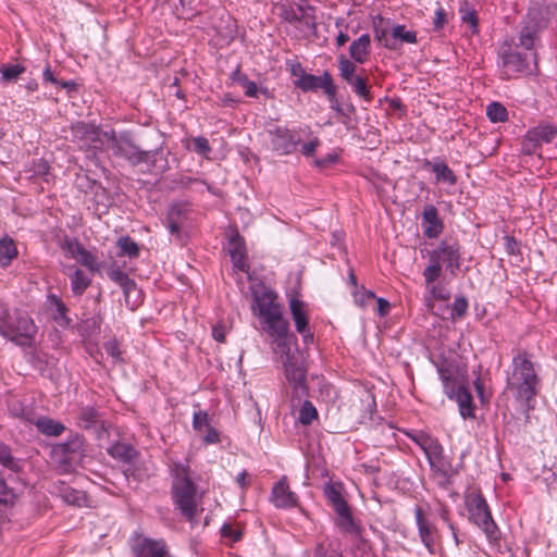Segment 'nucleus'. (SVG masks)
<instances>
[{"label": "nucleus", "instance_id": "338daca9", "mask_svg": "<svg viewBox=\"0 0 557 557\" xmlns=\"http://www.w3.org/2000/svg\"><path fill=\"white\" fill-rule=\"evenodd\" d=\"M101 323H102L101 317L100 315H94L91 318H88V319L84 320L83 323H82V326L84 327V330L87 333L94 334V333H97V332L100 331Z\"/></svg>", "mask_w": 557, "mask_h": 557}, {"label": "nucleus", "instance_id": "6ab92c4d", "mask_svg": "<svg viewBox=\"0 0 557 557\" xmlns=\"http://www.w3.org/2000/svg\"><path fill=\"white\" fill-rule=\"evenodd\" d=\"M406 434L423 450L426 459H434L440 455L441 450H444L438 440L432 437L425 432H407Z\"/></svg>", "mask_w": 557, "mask_h": 557}, {"label": "nucleus", "instance_id": "20e7f679", "mask_svg": "<svg viewBox=\"0 0 557 557\" xmlns=\"http://www.w3.org/2000/svg\"><path fill=\"white\" fill-rule=\"evenodd\" d=\"M38 326L28 312L0 310V335L22 348H35Z\"/></svg>", "mask_w": 557, "mask_h": 557}, {"label": "nucleus", "instance_id": "4d7b16f0", "mask_svg": "<svg viewBox=\"0 0 557 557\" xmlns=\"http://www.w3.org/2000/svg\"><path fill=\"white\" fill-rule=\"evenodd\" d=\"M468 300L463 296H458L455 298L451 306V317L454 319H461L466 315L468 311Z\"/></svg>", "mask_w": 557, "mask_h": 557}, {"label": "nucleus", "instance_id": "69168bd1", "mask_svg": "<svg viewBox=\"0 0 557 557\" xmlns=\"http://www.w3.org/2000/svg\"><path fill=\"white\" fill-rule=\"evenodd\" d=\"M193 150L201 156H207L211 151L209 140L202 136L194 138Z\"/></svg>", "mask_w": 557, "mask_h": 557}, {"label": "nucleus", "instance_id": "c85d7f7f", "mask_svg": "<svg viewBox=\"0 0 557 557\" xmlns=\"http://www.w3.org/2000/svg\"><path fill=\"white\" fill-rule=\"evenodd\" d=\"M453 399L457 401L462 418L474 417L473 399L467 386H460L459 392L453 396Z\"/></svg>", "mask_w": 557, "mask_h": 557}, {"label": "nucleus", "instance_id": "6e6552de", "mask_svg": "<svg viewBox=\"0 0 557 557\" xmlns=\"http://www.w3.org/2000/svg\"><path fill=\"white\" fill-rule=\"evenodd\" d=\"M500 58L507 77L519 73L531 75L537 71L535 52L521 53L509 48L500 52Z\"/></svg>", "mask_w": 557, "mask_h": 557}, {"label": "nucleus", "instance_id": "79ce46f5", "mask_svg": "<svg viewBox=\"0 0 557 557\" xmlns=\"http://www.w3.org/2000/svg\"><path fill=\"white\" fill-rule=\"evenodd\" d=\"M392 38L396 42L417 44V33L414 30H407L405 25H396L392 28Z\"/></svg>", "mask_w": 557, "mask_h": 557}, {"label": "nucleus", "instance_id": "4468645a", "mask_svg": "<svg viewBox=\"0 0 557 557\" xmlns=\"http://www.w3.org/2000/svg\"><path fill=\"white\" fill-rule=\"evenodd\" d=\"M414 517L421 542L430 554H435V546L440 540L437 528L425 517L420 506L414 508Z\"/></svg>", "mask_w": 557, "mask_h": 557}, {"label": "nucleus", "instance_id": "c03bdc74", "mask_svg": "<svg viewBox=\"0 0 557 557\" xmlns=\"http://www.w3.org/2000/svg\"><path fill=\"white\" fill-rule=\"evenodd\" d=\"M504 245L506 252L512 257L515 264L522 261L521 243L513 236H505Z\"/></svg>", "mask_w": 557, "mask_h": 557}, {"label": "nucleus", "instance_id": "412c9836", "mask_svg": "<svg viewBox=\"0 0 557 557\" xmlns=\"http://www.w3.org/2000/svg\"><path fill=\"white\" fill-rule=\"evenodd\" d=\"M371 54V37L369 34H362L352 40L349 46V57L356 63L364 64Z\"/></svg>", "mask_w": 557, "mask_h": 557}, {"label": "nucleus", "instance_id": "cd10ccee", "mask_svg": "<svg viewBox=\"0 0 557 557\" xmlns=\"http://www.w3.org/2000/svg\"><path fill=\"white\" fill-rule=\"evenodd\" d=\"M73 272L67 274L71 282V290L74 296H82L90 286L92 278L82 269L76 267H73Z\"/></svg>", "mask_w": 557, "mask_h": 557}, {"label": "nucleus", "instance_id": "8fccbe9b", "mask_svg": "<svg viewBox=\"0 0 557 557\" xmlns=\"http://www.w3.org/2000/svg\"><path fill=\"white\" fill-rule=\"evenodd\" d=\"M311 557H344L331 543L319 542L312 549Z\"/></svg>", "mask_w": 557, "mask_h": 557}, {"label": "nucleus", "instance_id": "bf43d9fd", "mask_svg": "<svg viewBox=\"0 0 557 557\" xmlns=\"http://www.w3.org/2000/svg\"><path fill=\"white\" fill-rule=\"evenodd\" d=\"M174 183L184 188H190L193 185L201 184V185H206L207 189L209 191H211L210 185L198 177H191L188 175L181 174L177 176V178L174 180Z\"/></svg>", "mask_w": 557, "mask_h": 557}, {"label": "nucleus", "instance_id": "680f3d73", "mask_svg": "<svg viewBox=\"0 0 557 557\" xmlns=\"http://www.w3.org/2000/svg\"><path fill=\"white\" fill-rule=\"evenodd\" d=\"M185 210L181 205H172L166 214V222H175L183 225Z\"/></svg>", "mask_w": 557, "mask_h": 557}, {"label": "nucleus", "instance_id": "f704fd0d", "mask_svg": "<svg viewBox=\"0 0 557 557\" xmlns=\"http://www.w3.org/2000/svg\"><path fill=\"white\" fill-rule=\"evenodd\" d=\"M431 470L434 471L438 478H443L446 482H449V478L456 473L453 471L451 463L444 459L443 450L440 451V455L436 458L428 459Z\"/></svg>", "mask_w": 557, "mask_h": 557}, {"label": "nucleus", "instance_id": "09e8293b", "mask_svg": "<svg viewBox=\"0 0 557 557\" xmlns=\"http://www.w3.org/2000/svg\"><path fill=\"white\" fill-rule=\"evenodd\" d=\"M76 259H78V262L86 267L91 273L100 271V264L98 263L97 258L85 247L81 249Z\"/></svg>", "mask_w": 557, "mask_h": 557}, {"label": "nucleus", "instance_id": "0e129e2a", "mask_svg": "<svg viewBox=\"0 0 557 557\" xmlns=\"http://www.w3.org/2000/svg\"><path fill=\"white\" fill-rule=\"evenodd\" d=\"M203 426L209 425V416L207 411L198 410L193 416V428L196 431H201Z\"/></svg>", "mask_w": 557, "mask_h": 557}, {"label": "nucleus", "instance_id": "2f4dec72", "mask_svg": "<svg viewBox=\"0 0 557 557\" xmlns=\"http://www.w3.org/2000/svg\"><path fill=\"white\" fill-rule=\"evenodd\" d=\"M108 454L121 462L128 463L135 459L137 451L131 444L116 442L108 448Z\"/></svg>", "mask_w": 557, "mask_h": 557}, {"label": "nucleus", "instance_id": "603ef678", "mask_svg": "<svg viewBox=\"0 0 557 557\" xmlns=\"http://www.w3.org/2000/svg\"><path fill=\"white\" fill-rule=\"evenodd\" d=\"M0 463L10 470H18L17 462L12 456L10 447L2 442H0Z\"/></svg>", "mask_w": 557, "mask_h": 557}, {"label": "nucleus", "instance_id": "aec40b11", "mask_svg": "<svg viewBox=\"0 0 557 557\" xmlns=\"http://www.w3.org/2000/svg\"><path fill=\"white\" fill-rule=\"evenodd\" d=\"M230 256L236 269L248 273L249 264L246 260L245 243L238 234L233 235L230 239Z\"/></svg>", "mask_w": 557, "mask_h": 557}, {"label": "nucleus", "instance_id": "4be33fe9", "mask_svg": "<svg viewBox=\"0 0 557 557\" xmlns=\"http://www.w3.org/2000/svg\"><path fill=\"white\" fill-rule=\"evenodd\" d=\"M335 512L337 515L336 524L342 532L356 536L361 534V528L354 520L349 505L335 510Z\"/></svg>", "mask_w": 557, "mask_h": 557}, {"label": "nucleus", "instance_id": "37998d69", "mask_svg": "<svg viewBox=\"0 0 557 557\" xmlns=\"http://www.w3.org/2000/svg\"><path fill=\"white\" fill-rule=\"evenodd\" d=\"M525 23L541 30L547 26L548 20L545 17L544 12L541 8H532L529 9L527 13Z\"/></svg>", "mask_w": 557, "mask_h": 557}, {"label": "nucleus", "instance_id": "3c124183", "mask_svg": "<svg viewBox=\"0 0 557 557\" xmlns=\"http://www.w3.org/2000/svg\"><path fill=\"white\" fill-rule=\"evenodd\" d=\"M460 17L462 23L469 24L472 33L479 32V16L475 10L468 8V5L461 7Z\"/></svg>", "mask_w": 557, "mask_h": 557}, {"label": "nucleus", "instance_id": "e2e57ef3", "mask_svg": "<svg viewBox=\"0 0 557 557\" xmlns=\"http://www.w3.org/2000/svg\"><path fill=\"white\" fill-rule=\"evenodd\" d=\"M62 249L65 250L71 257L77 258L78 252L84 247L77 239L65 237L61 245Z\"/></svg>", "mask_w": 557, "mask_h": 557}, {"label": "nucleus", "instance_id": "f8f14e48", "mask_svg": "<svg viewBox=\"0 0 557 557\" xmlns=\"http://www.w3.org/2000/svg\"><path fill=\"white\" fill-rule=\"evenodd\" d=\"M294 85L304 92L322 89L329 101L334 100V94L337 91V86L334 83L333 76L327 71H324L321 76L308 74L304 79H295Z\"/></svg>", "mask_w": 557, "mask_h": 557}, {"label": "nucleus", "instance_id": "58836bf2", "mask_svg": "<svg viewBox=\"0 0 557 557\" xmlns=\"http://www.w3.org/2000/svg\"><path fill=\"white\" fill-rule=\"evenodd\" d=\"M441 381L444 393L449 399H453V396L459 392L460 386H467V375L465 371L459 374L451 375L448 380Z\"/></svg>", "mask_w": 557, "mask_h": 557}, {"label": "nucleus", "instance_id": "393cba45", "mask_svg": "<svg viewBox=\"0 0 557 557\" xmlns=\"http://www.w3.org/2000/svg\"><path fill=\"white\" fill-rule=\"evenodd\" d=\"M424 168L431 169V171L435 174V178L437 182L446 183L450 186L457 184V175L454 171L447 165V163L441 162H431L430 160H424Z\"/></svg>", "mask_w": 557, "mask_h": 557}, {"label": "nucleus", "instance_id": "4c0bfd02", "mask_svg": "<svg viewBox=\"0 0 557 557\" xmlns=\"http://www.w3.org/2000/svg\"><path fill=\"white\" fill-rule=\"evenodd\" d=\"M358 63H356L354 60L348 59L345 54H339L337 57V69L341 78L346 83L347 81L351 79L352 77L359 75L357 73L358 71Z\"/></svg>", "mask_w": 557, "mask_h": 557}, {"label": "nucleus", "instance_id": "864d4df0", "mask_svg": "<svg viewBox=\"0 0 557 557\" xmlns=\"http://www.w3.org/2000/svg\"><path fill=\"white\" fill-rule=\"evenodd\" d=\"M221 536L228 541V543L233 544L242 540L243 530L240 528H235L230 523H224L220 530Z\"/></svg>", "mask_w": 557, "mask_h": 557}, {"label": "nucleus", "instance_id": "c756f323", "mask_svg": "<svg viewBox=\"0 0 557 557\" xmlns=\"http://www.w3.org/2000/svg\"><path fill=\"white\" fill-rule=\"evenodd\" d=\"M385 22V18L382 15H376L373 17V33L374 38L377 40L384 48L389 50H396L397 49V42H395L391 37L387 36L388 29L386 27H383V23Z\"/></svg>", "mask_w": 557, "mask_h": 557}, {"label": "nucleus", "instance_id": "0eeeda50", "mask_svg": "<svg viewBox=\"0 0 557 557\" xmlns=\"http://www.w3.org/2000/svg\"><path fill=\"white\" fill-rule=\"evenodd\" d=\"M461 246L458 240L445 238L437 248L429 251V264L425 267L430 277L443 275V264L451 275L460 268Z\"/></svg>", "mask_w": 557, "mask_h": 557}, {"label": "nucleus", "instance_id": "a878e982", "mask_svg": "<svg viewBox=\"0 0 557 557\" xmlns=\"http://www.w3.org/2000/svg\"><path fill=\"white\" fill-rule=\"evenodd\" d=\"M34 424L36 425L39 433L51 437H58L62 435L66 430L65 425L62 422L46 416L37 418L34 421Z\"/></svg>", "mask_w": 557, "mask_h": 557}, {"label": "nucleus", "instance_id": "052dcab7", "mask_svg": "<svg viewBox=\"0 0 557 557\" xmlns=\"http://www.w3.org/2000/svg\"><path fill=\"white\" fill-rule=\"evenodd\" d=\"M447 24H448V14H447L446 10L440 5L435 10V15L433 18V30L441 32Z\"/></svg>", "mask_w": 557, "mask_h": 557}, {"label": "nucleus", "instance_id": "f257e3e1", "mask_svg": "<svg viewBox=\"0 0 557 557\" xmlns=\"http://www.w3.org/2000/svg\"><path fill=\"white\" fill-rule=\"evenodd\" d=\"M275 298L272 290L255 294L252 310L262 320V327L272 339V349L282 360L285 379L292 388V398L300 400L309 393L308 369L302 354L298 349L292 350L297 337L290 332L289 322L283 315V307Z\"/></svg>", "mask_w": 557, "mask_h": 557}, {"label": "nucleus", "instance_id": "7ed1b4c3", "mask_svg": "<svg viewBox=\"0 0 557 557\" xmlns=\"http://www.w3.org/2000/svg\"><path fill=\"white\" fill-rule=\"evenodd\" d=\"M511 367L512 372L507 379V387L516 393L518 400L524 401L530 407V403L537 395L540 384L531 355L525 350H519L512 358Z\"/></svg>", "mask_w": 557, "mask_h": 557}, {"label": "nucleus", "instance_id": "a211bd4d", "mask_svg": "<svg viewBox=\"0 0 557 557\" xmlns=\"http://www.w3.org/2000/svg\"><path fill=\"white\" fill-rule=\"evenodd\" d=\"M136 552L141 557H175L171 554L166 542L162 539L144 537L138 542Z\"/></svg>", "mask_w": 557, "mask_h": 557}, {"label": "nucleus", "instance_id": "bb28decb", "mask_svg": "<svg viewBox=\"0 0 557 557\" xmlns=\"http://www.w3.org/2000/svg\"><path fill=\"white\" fill-rule=\"evenodd\" d=\"M422 274L424 277V282H425V288H426L431 299L446 301L450 298L449 290L443 284L436 283V281L442 275H436L434 277H430L426 269L423 270Z\"/></svg>", "mask_w": 557, "mask_h": 557}, {"label": "nucleus", "instance_id": "7c9ffc66", "mask_svg": "<svg viewBox=\"0 0 557 557\" xmlns=\"http://www.w3.org/2000/svg\"><path fill=\"white\" fill-rule=\"evenodd\" d=\"M432 362L434 363L441 380H448L451 375L462 372L455 359L446 358L443 355L433 359Z\"/></svg>", "mask_w": 557, "mask_h": 557}, {"label": "nucleus", "instance_id": "a19ab883", "mask_svg": "<svg viewBox=\"0 0 557 557\" xmlns=\"http://www.w3.org/2000/svg\"><path fill=\"white\" fill-rule=\"evenodd\" d=\"M539 32L534 26L525 23L520 32L519 45L527 50H532Z\"/></svg>", "mask_w": 557, "mask_h": 557}, {"label": "nucleus", "instance_id": "49530a36", "mask_svg": "<svg viewBox=\"0 0 557 557\" xmlns=\"http://www.w3.org/2000/svg\"><path fill=\"white\" fill-rule=\"evenodd\" d=\"M486 115L491 122H505L508 120L507 109L499 102H492L486 108Z\"/></svg>", "mask_w": 557, "mask_h": 557}, {"label": "nucleus", "instance_id": "e433bc0d", "mask_svg": "<svg viewBox=\"0 0 557 557\" xmlns=\"http://www.w3.org/2000/svg\"><path fill=\"white\" fill-rule=\"evenodd\" d=\"M116 247L120 249L119 256H126L129 259H136L139 257V245L128 235L120 236L116 240Z\"/></svg>", "mask_w": 557, "mask_h": 557}, {"label": "nucleus", "instance_id": "ea45409f", "mask_svg": "<svg viewBox=\"0 0 557 557\" xmlns=\"http://www.w3.org/2000/svg\"><path fill=\"white\" fill-rule=\"evenodd\" d=\"M50 305L55 309V315L54 320L61 325V326H69L72 322V320L67 317V307L62 301L60 297L57 295H49L48 297Z\"/></svg>", "mask_w": 557, "mask_h": 557}, {"label": "nucleus", "instance_id": "72a5a7b5", "mask_svg": "<svg viewBox=\"0 0 557 557\" xmlns=\"http://www.w3.org/2000/svg\"><path fill=\"white\" fill-rule=\"evenodd\" d=\"M351 90L359 98L363 99L367 102H371L373 100V95L371 92V86L368 84V78L362 76L361 74L352 77L351 79L346 82Z\"/></svg>", "mask_w": 557, "mask_h": 557}, {"label": "nucleus", "instance_id": "473e14b6", "mask_svg": "<svg viewBox=\"0 0 557 557\" xmlns=\"http://www.w3.org/2000/svg\"><path fill=\"white\" fill-rule=\"evenodd\" d=\"M324 496L326 497L329 504L335 510H338L343 507L348 506L342 494V485L337 483H325L323 487Z\"/></svg>", "mask_w": 557, "mask_h": 557}, {"label": "nucleus", "instance_id": "423d86ee", "mask_svg": "<svg viewBox=\"0 0 557 557\" xmlns=\"http://www.w3.org/2000/svg\"><path fill=\"white\" fill-rule=\"evenodd\" d=\"M465 505L469 513V520L479 527L486 535L490 543H497L500 531L493 520L487 502L480 491H471L466 494Z\"/></svg>", "mask_w": 557, "mask_h": 557}, {"label": "nucleus", "instance_id": "f03ea898", "mask_svg": "<svg viewBox=\"0 0 557 557\" xmlns=\"http://www.w3.org/2000/svg\"><path fill=\"white\" fill-rule=\"evenodd\" d=\"M103 137L108 141V147L111 149L113 156L123 158L132 165L147 163L151 168H156L158 162L162 160L164 163L160 166L162 171L168 169V160L162 150H141L134 141L131 132L116 133L115 131L104 132Z\"/></svg>", "mask_w": 557, "mask_h": 557}, {"label": "nucleus", "instance_id": "774afa93", "mask_svg": "<svg viewBox=\"0 0 557 557\" xmlns=\"http://www.w3.org/2000/svg\"><path fill=\"white\" fill-rule=\"evenodd\" d=\"M320 139L317 136H313L309 141L304 144L300 143V152L305 157H312L315 153L317 148L320 146Z\"/></svg>", "mask_w": 557, "mask_h": 557}, {"label": "nucleus", "instance_id": "5701e85b", "mask_svg": "<svg viewBox=\"0 0 557 557\" xmlns=\"http://www.w3.org/2000/svg\"><path fill=\"white\" fill-rule=\"evenodd\" d=\"M72 131L75 138L84 140L86 144H96L100 141L101 131L94 124L78 122L72 127Z\"/></svg>", "mask_w": 557, "mask_h": 557}, {"label": "nucleus", "instance_id": "b1692460", "mask_svg": "<svg viewBox=\"0 0 557 557\" xmlns=\"http://www.w3.org/2000/svg\"><path fill=\"white\" fill-rule=\"evenodd\" d=\"M289 309L296 331L304 333L309 327V315L305 310V302L300 299L292 298L289 300Z\"/></svg>", "mask_w": 557, "mask_h": 557}, {"label": "nucleus", "instance_id": "13d9d810", "mask_svg": "<svg viewBox=\"0 0 557 557\" xmlns=\"http://www.w3.org/2000/svg\"><path fill=\"white\" fill-rule=\"evenodd\" d=\"M64 500L70 505L82 507L87 502V495L85 492H82V491L70 490V491L65 492Z\"/></svg>", "mask_w": 557, "mask_h": 557}, {"label": "nucleus", "instance_id": "dca6fc26", "mask_svg": "<svg viewBox=\"0 0 557 557\" xmlns=\"http://www.w3.org/2000/svg\"><path fill=\"white\" fill-rule=\"evenodd\" d=\"M271 502L280 509H290L299 505L298 496L290 490L286 475H283L272 487Z\"/></svg>", "mask_w": 557, "mask_h": 557}, {"label": "nucleus", "instance_id": "de8ad7c7", "mask_svg": "<svg viewBox=\"0 0 557 557\" xmlns=\"http://www.w3.org/2000/svg\"><path fill=\"white\" fill-rule=\"evenodd\" d=\"M26 71L25 66L22 64H7L0 66V73L2 75V81L5 83H12L16 81V78Z\"/></svg>", "mask_w": 557, "mask_h": 557}, {"label": "nucleus", "instance_id": "6e6d98bb", "mask_svg": "<svg viewBox=\"0 0 557 557\" xmlns=\"http://www.w3.org/2000/svg\"><path fill=\"white\" fill-rule=\"evenodd\" d=\"M352 295L355 302L361 308H364L369 301L376 299L375 294L372 290L366 289L363 286H361L358 290H354Z\"/></svg>", "mask_w": 557, "mask_h": 557}, {"label": "nucleus", "instance_id": "2eb2a0df", "mask_svg": "<svg viewBox=\"0 0 557 557\" xmlns=\"http://www.w3.org/2000/svg\"><path fill=\"white\" fill-rule=\"evenodd\" d=\"M78 426L92 431L97 438H101L107 433V426L102 420V414L98 408L94 406H83L77 413Z\"/></svg>", "mask_w": 557, "mask_h": 557}, {"label": "nucleus", "instance_id": "a18cd8bd", "mask_svg": "<svg viewBox=\"0 0 557 557\" xmlns=\"http://www.w3.org/2000/svg\"><path fill=\"white\" fill-rule=\"evenodd\" d=\"M318 419V410L309 400H305L299 409L298 421L302 425H310L313 420Z\"/></svg>", "mask_w": 557, "mask_h": 557}, {"label": "nucleus", "instance_id": "9b49d317", "mask_svg": "<svg viewBox=\"0 0 557 557\" xmlns=\"http://www.w3.org/2000/svg\"><path fill=\"white\" fill-rule=\"evenodd\" d=\"M85 440L81 434H73L63 443H58L51 448V456L60 465L70 466L72 461L84 451Z\"/></svg>", "mask_w": 557, "mask_h": 557}, {"label": "nucleus", "instance_id": "9d476101", "mask_svg": "<svg viewBox=\"0 0 557 557\" xmlns=\"http://www.w3.org/2000/svg\"><path fill=\"white\" fill-rule=\"evenodd\" d=\"M557 138V126L549 123H542L530 128L522 138L521 151L532 156L541 148L542 144H550Z\"/></svg>", "mask_w": 557, "mask_h": 557}, {"label": "nucleus", "instance_id": "5fc2aeb1", "mask_svg": "<svg viewBox=\"0 0 557 557\" xmlns=\"http://www.w3.org/2000/svg\"><path fill=\"white\" fill-rule=\"evenodd\" d=\"M103 349L113 359L114 362H122V349L116 338H111L103 343Z\"/></svg>", "mask_w": 557, "mask_h": 557}, {"label": "nucleus", "instance_id": "c9c22d12", "mask_svg": "<svg viewBox=\"0 0 557 557\" xmlns=\"http://www.w3.org/2000/svg\"><path fill=\"white\" fill-rule=\"evenodd\" d=\"M17 257V248L11 237L0 239V267L7 268Z\"/></svg>", "mask_w": 557, "mask_h": 557}, {"label": "nucleus", "instance_id": "f3484780", "mask_svg": "<svg viewBox=\"0 0 557 557\" xmlns=\"http://www.w3.org/2000/svg\"><path fill=\"white\" fill-rule=\"evenodd\" d=\"M423 234L426 238H436L443 232L444 224L438 210L433 205H425L422 212Z\"/></svg>", "mask_w": 557, "mask_h": 557}, {"label": "nucleus", "instance_id": "1a4fd4ad", "mask_svg": "<svg viewBox=\"0 0 557 557\" xmlns=\"http://www.w3.org/2000/svg\"><path fill=\"white\" fill-rule=\"evenodd\" d=\"M271 150L278 156L294 153L301 143L299 132L286 126L275 125L267 129Z\"/></svg>", "mask_w": 557, "mask_h": 557}, {"label": "nucleus", "instance_id": "39448f33", "mask_svg": "<svg viewBox=\"0 0 557 557\" xmlns=\"http://www.w3.org/2000/svg\"><path fill=\"white\" fill-rule=\"evenodd\" d=\"M171 498L175 509L191 524L197 522L198 487L188 466H178L173 474Z\"/></svg>", "mask_w": 557, "mask_h": 557}, {"label": "nucleus", "instance_id": "ddd939ff", "mask_svg": "<svg viewBox=\"0 0 557 557\" xmlns=\"http://www.w3.org/2000/svg\"><path fill=\"white\" fill-rule=\"evenodd\" d=\"M108 276L111 281L119 284L124 294L125 306L131 310H135L140 305V290L134 280L115 265L108 270Z\"/></svg>", "mask_w": 557, "mask_h": 557}]
</instances>
